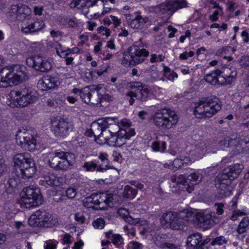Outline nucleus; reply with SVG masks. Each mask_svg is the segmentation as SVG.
I'll return each instance as SVG.
<instances>
[{
    "label": "nucleus",
    "instance_id": "f257e3e1",
    "mask_svg": "<svg viewBox=\"0 0 249 249\" xmlns=\"http://www.w3.org/2000/svg\"><path fill=\"white\" fill-rule=\"evenodd\" d=\"M195 107L194 114L198 118H210L221 108L220 100L216 97H207L200 100Z\"/></svg>",
    "mask_w": 249,
    "mask_h": 249
},
{
    "label": "nucleus",
    "instance_id": "f03ea898",
    "mask_svg": "<svg viewBox=\"0 0 249 249\" xmlns=\"http://www.w3.org/2000/svg\"><path fill=\"white\" fill-rule=\"evenodd\" d=\"M153 123L157 127L170 129L178 122V117L175 111L163 108L158 110L152 117Z\"/></svg>",
    "mask_w": 249,
    "mask_h": 249
},
{
    "label": "nucleus",
    "instance_id": "7ed1b4c3",
    "mask_svg": "<svg viewBox=\"0 0 249 249\" xmlns=\"http://www.w3.org/2000/svg\"><path fill=\"white\" fill-rule=\"evenodd\" d=\"M188 210H184L178 213L173 212L164 213L161 217V222L164 223L170 228L175 230H182L189 223Z\"/></svg>",
    "mask_w": 249,
    "mask_h": 249
},
{
    "label": "nucleus",
    "instance_id": "20e7f679",
    "mask_svg": "<svg viewBox=\"0 0 249 249\" xmlns=\"http://www.w3.org/2000/svg\"><path fill=\"white\" fill-rule=\"evenodd\" d=\"M26 76L25 72L20 70H10L2 68L0 71V88L18 85L25 79Z\"/></svg>",
    "mask_w": 249,
    "mask_h": 249
},
{
    "label": "nucleus",
    "instance_id": "39448f33",
    "mask_svg": "<svg viewBox=\"0 0 249 249\" xmlns=\"http://www.w3.org/2000/svg\"><path fill=\"white\" fill-rule=\"evenodd\" d=\"M22 207L31 208L42 204L43 199L40 190L37 188L27 187L20 194Z\"/></svg>",
    "mask_w": 249,
    "mask_h": 249
},
{
    "label": "nucleus",
    "instance_id": "423d86ee",
    "mask_svg": "<svg viewBox=\"0 0 249 249\" xmlns=\"http://www.w3.org/2000/svg\"><path fill=\"white\" fill-rule=\"evenodd\" d=\"M141 47L137 45L129 47L128 51L123 53L122 64L124 66L136 65L143 62L144 59L141 57L147 56L149 52Z\"/></svg>",
    "mask_w": 249,
    "mask_h": 249
},
{
    "label": "nucleus",
    "instance_id": "0eeeda50",
    "mask_svg": "<svg viewBox=\"0 0 249 249\" xmlns=\"http://www.w3.org/2000/svg\"><path fill=\"white\" fill-rule=\"evenodd\" d=\"M185 0H167L154 7V10L161 15H172L179 9L186 7Z\"/></svg>",
    "mask_w": 249,
    "mask_h": 249
},
{
    "label": "nucleus",
    "instance_id": "6e6552de",
    "mask_svg": "<svg viewBox=\"0 0 249 249\" xmlns=\"http://www.w3.org/2000/svg\"><path fill=\"white\" fill-rule=\"evenodd\" d=\"M16 140L17 143L25 150L34 151L36 149V140L29 131H18Z\"/></svg>",
    "mask_w": 249,
    "mask_h": 249
},
{
    "label": "nucleus",
    "instance_id": "1a4fd4ad",
    "mask_svg": "<svg viewBox=\"0 0 249 249\" xmlns=\"http://www.w3.org/2000/svg\"><path fill=\"white\" fill-rule=\"evenodd\" d=\"M51 217V214L46 211L38 210L30 217L28 224L35 227L49 228L52 226L50 221Z\"/></svg>",
    "mask_w": 249,
    "mask_h": 249
},
{
    "label": "nucleus",
    "instance_id": "9d476101",
    "mask_svg": "<svg viewBox=\"0 0 249 249\" xmlns=\"http://www.w3.org/2000/svg\"><path fill=\"white\" fill-rule=\"evenodd\" d=\"M11 97L16 100L19 106L26 107L35 102L36 97L34 93L27 89H24L20 91H12L11 92Z\"/></svg>",
    "mask_w": 249,
    "mask_h": 249
},
{
    "label": "nucleus",
    "instance_id": "9b49d317",
    "mask_svg": "<svg viewBox=\"0 0 249 249\" xmlns=\"http://www.w3.org/2000/svg\"><path fill=\"white\" fill-rule=\"evenodd\" d=\"M71 129V124L64 118L55 119L52 122L51 130L56 137H66Z\"/></svg>",
    "mask_w": 249,
    "mask_h": 249
},
{
    "label": "nucleus",
    "instance_id": "f8f14e48",
    "mask_svg": "<svg viewBox=\"0 0 249 249\" xmlns=\"http://www.w3.org/2000/svg\"><path fill=\"white\" fill-rule=\"evenodd\" d=\"M26 63L29 67L43 72L48 71L52 67L50 61L40 55H35L27 58Z\"/></svg>",
    "mask_w": 249,
    "mask_h": 249
},
{
    "label": "nucleus",
    "instance_id": "ddd939ff",
    "mask_svg": "<svg viewBox=\"0 0 249 249\" xmlns=\"http://www.w3.org/2000/svg\"><path fill=\"white\" fill-rule=\"evenodd\" d=\"M188 213L191 215L189 219V223L196 224L205 228H209L213 224L212 215L209 213H195L192 211H188Z\"/></svg>",
    "mask_w": 249,
    "mask_h": 249
},
{
    "label": "nucleus",
    "instance_id": "4468645a",
    "mask_svg": "<svg viewBox=\"0 0 249 249\" xmlns=\"http://www.w3.org/2000/svg\"><path fill=\"white\" fill-rule=\"evenodd\" d=\"M125 18L128 25L133 29H142L148 28L151 24V21L147 18H143L140 15L133 16L126 14Z\"/></svg>",
    "mask_w": 249,
    "mask_h": 249
},
{
    "label": "nucleus",
    "instance_id": "2eb2a0df",
    "mask_svg": "<svg viewBox=\"0 0 249 249\" xmlns=\"http://www.w3.org/2000/svg\"><path fill=\"white\" fill-rule=\"evenodd\" d=\"M215 182L218 193L221 197L227 196L231 195L229 185L231 182L229 179H227L218 174L215 178Z\"/></svg>",
    "mask_w": 249,
    "mask_h": 249
},
{
    "label": "nucleus",
    "instance_id": "dca6fc26",
    "mask_svg": "<svg viewBox=\"0 0 249 249\" xmlns=\"http://www.w3.org/2000/svg\"><path fill=\"white\" fill-rule=\"evenodd\" d=\"M243 168V164L236 163L225 168L223 172L219 175L227 179H229L231 182V180L238 177Z\"/></svg>",
    "mask_w": 249,
    "mask_h": 249
},
{
    "label": "nucleus",
    "instance_id": "f3484780",
    "mask_svg": "<svg viewBox=\"0 0 249 249\" xmlns=\"http://www.w3.org/2000/svg\"><path fill=\"white\" fill-rule=\"evenodd\" d=\"M124 126H127V129H122L118 131L117 141L116 146L120 147L126 143V141L129 140L131 136H134L135 132L134 129L128 128L129 124L123 122Z\"/></svg>",
    "mask_w": 249,
    "mask_h": 249
},
{
    "label": "nucleus",
    "instance_id": "a211bd4d",
    "mask_svg": "<svg viewBox=\"0 0 249 249\" xmlns=\"http://www.w3.org/2000/svg\"><path fill=\"white\" fill-rule=\"evenodd\" d=\"M59 82L57 78L46 75L40 79L37 83L38 87L42 90H47L57 87Z\"/></svg>",
    "mask_w": 249,
    "mask_h": 249
},
{
    "label": "nucleus",
    "instance_id": "6ab92c4d",
    "mask_svg": "<svg viewBox=\"0 0 249 249\" xmlns=\"http://www.w3.org/2000/svg\"><path fill=\"white\" fill-rule=\"evenodd\" d=\"M10 10L11 14L16 16L17 20L20 21L24 20L29 12L28 7L21 3L12 5Z\"/></svg>",
    "mask_w": 249,
    "mask_h": 249
},
{
    "label": "nucleus",
    "instance_id": "aec40b11",
    "mask_svg": "<svg viewBox=\"0 0 249 249\" xmlns=\"http://www.w3.org/2000/svg\"><path fill=\"white\" fill-rule=\"evenodd\" d=\"M15 166L18 167L19 170L30 164H32L34 160L27 153L16 154L14 158Z\"/></svg>",
    "mask_w": 249,
    "mask_h": 249
},
{
    "label": "nucleus",
    "instance_id": "412c9836",
    "mask_svg": "<svg viewBox=\"0 0 249 249\" xmlns=\"http://www.w3.org/2000/svg\"><path fill=\"white\" fill-rule=\"evenodd\" d=\"M44 27L45 24L42 21L28 22L23 23L21 30L25 34H31L40 31Z\"/></svg>",
    "mask_w": 249,
    "mask_h": 249
},
{
    "label": "nucleus",
    "instance_id": "4be33fe9",
    "mask_svg": "<svg viewBox=\"0 0 249 249\" xmlns=\"http://www.w3.org/2000/svg\"><path fill=\"white\" fill-rule=\"evenodd\" d=\"M69 156L70 153L68 152H59L58 163L55 168L56 170H66L73 165L72 161L69 160Z\"/></svg>",
    "mask_w": 249,
    "mask_h": 249
},
{
    "label": "nucleus",
    "instance_id": "5701e85b",
    "mask_svg": "<svg viewBox=\"0 0 249 249\" xmlns=\"http://www.w3.org/2000/svg\"><path fill=\"white\" fill-rule=\"evenodd\" d=\"M190 161V159L188 157L180 156L175 159L170 165L167 163L165 164L164 167L170 168L173 170H177L183 166L184 164H187Z\"/></svg>",
    "mask_w": 249,
    "mask_h": 249
},
{
    "label": "nucleus",
    "instance_id": "b1692460",
    "mask_svg": "<svg viewBox=\"0 0 249 249\" xmlns=\"http://www.w3.org/2000/svg\"><path fill=\"white\" fill-rule=\"evenodd\" d=\"M40 184L45 187L58 186L59 181L58 178L53 173H48L44 175L40 180Z\"/></svg>",
    "mask_w": 249,
    "mask_h": 249
},
{
    "label": "nucleus",
    "instance_id": "393cba45",
    "mask_svg": "<svg viewBox=\"0 0 249 249\" xmlns=\"http://www.w3.org/2000/svg\"><path fill=\"white\" fill-rule=\"evenodd\" d=\"M103 121L98 119L97 121L93 122L90 125L91 133L93 135L96 142H98V138H100L105 126L103 124Z\"/></svg>",
    "mask_w": 249,
    "mask_h": 249
},
{
    "label": "nucleus",
    "instance_id": "a878e982",
    "mask_svg": "<svg viewBox=\"0 0 249 249\" xmlns=\"http://www.w3.org/2000/svg\"><path fill=\"white\" fill-rule=\"evenodd\" d=\"M224 74L222 75L225 81L222 82L221 85H231L237 78V72L236 70H231V69L226 68L224 71Z\"/></svg>",
    "mask_w": 249,
    "mask_h": 249
},
{
    "label": "nucleus",
    "instance_id": "bb28decb",
    "mask_svg": "<svg viewBox=\"0 0 249 249\" xmlns=\"http://www.w3.org/2000/svg\"><path fill=\"white\" fill-rule=\"evenodd\" d=\"M19 170L20 173L19 174L18 176L24 179H28L32 177L36 172L34 162L32 164H30Z\"/></svg>",
    "mask_w": 249,
    "mask_h": 249
},
{
    "label": "nucleus",
    "instance_id": "cd10ccee",
    "mask_svg": "<svg viewBox=\"0 0 249 249\" xmlns=\"http://www.w3.org/2000/svg\"><path fill=\"white\" fill-rule=\"evenodd\" d=\"M221 73V71L218 69L214 70L211 73L207 74L204 76V79L207 82L213 85L221 84L219 77Z\"/></svg>",
    "mask_w": 249,
    "mask_h": 249
},
{
    "label": "nucleus",
    "instance_id": "c85d7f7f",
    "mask_svg": "<svg viewBox=\"0 0 249 249\" xmlns=\"http://www.w3.org/2000/svg\"><path fill=\"white\" fill-rule=\"evenodd\" d=\"M201 241V234L196 232L188 236L186 244L188 248H192V249H195L200 245Z\"/></svg>",
    "mask_w": 249,
    "mask_h": 249
},
{
    "label": "nucleus",
    "instance_id": "c756f323",
    "mask_svg": "<svg viewBox=\"0 0 249 249\" xmlns=\"http://www.w3.org/2000/svg\"><path fill=\"white\" fill-rule=\"evenodd\" d=\"M203 176L202 174L199 173L198 171H196L190 174L188 176V180L190 181V190L187 189V191L189 193H191L193 190L192 187L193 186L194 184H197L200 182Z\"/></svg>",
    "mask_w": 249,
    "mask_h": 249
},
{
    "label": "nucleus",
    "instance_id": "7c9ffc66",
    "mask_svg": "<svg viewBox=\"0 0 249 249\" xmlns=\"http://www.w3.org/2000/svg\"><path fill=\"white\" fill-rule=\"evenodd\" d=\"M249 224V219L247 217H244L240 222L237 229V231L239 234L241 235V238L242 239L246 236L247 232V228Z\"/></svg>",
    "mask_w": 249,
    "mask_h": 249
},
{
    "label": "nucleus",
    "instance_id": "2f4dec72",
    "mask_svg": "<svg viewBox=\"0 0 249 249\" xmlns=\"http://www.w3.org/2000/svg\"><path fill=\"white\" fill-rule=\"evenodd\" d=\"M96 194H93L89 196L86 197L83 200L84 207L87 208H94V205H98Z\"/></svg>",
    "mask_w": 249,
    "mask_h": 249
},
{
    "label": "nucleus",
    "instance_id": "473e14b6",
    "mask_svg": "<svg viewBox=\"0 0 249 249\" xmlns=\"http://www.w3.org/2000/svg\"><path fill=\"white\" fill-rule=\"evenodd\" d=\"M171 180L174 183L182 184L185 186L187 185L188 187V188H187V190H190V181L188 180V177H186L182 175H179L178 176L173 175L171 177Z\"/></svg>",
    "mask_w": 249,
    "mask_h": 249
},
{
    "label": "nucleus",
    "instance_id": "72a5a7b5",
    "mask_svg": "<svg viewBox=\"0 0 249 249\" xmlns=\"http://www.w3.org/2000/svg\"><path fill=\"white\" fill-rule=\"evenodd\" d=\"M150 94V89H148L147 86H145L143 88H141L137 93V99L142 102H145L148 100Z\"/></svg>",
    "mask_w": 249,
    "mask_h": 249
},
{
    "label": "nucleus",
    "instance_id": "f704fd0d",
    "mask_svg": "<svg viewBox=\"0 0 249 249\" xmlns=\"http://www.w3.org/2000/svg\"><path fill=\"white\" fill-rule=\"evenodd\" d=\"M92 90L89 87L87 86L81 89L80 96L82 100L85 103L89 102L90 98L92 97Z\"/></svg>",
    "mask_w": 249,
    "mask_h": 249
},
{
    "label": "nucleus",
    "instance_id": "c9c22d12",
    "mask_svg": "<svg viewBox=\"0 0 249 249\" xmlns=\"http://www.w3.org/2000/svg\"><path fill=\"white\" fill-rule=\"evenodd\" d=\"M107 155L106 153H101L99 155V158L105 164V167L103 165L99 166L97 169V172H104L107 171L108 169L111 168V167L108 165L109 160L107 159Z\"/></svg>",
    "mask_w": 249,
    "mask_h": 249
},
{
    "label": "nucleus",
    "instance_id": "e433bc0d",
    "mask_svg": "<svg viewBox=\"0 0 249 249\" xmlns=\"http://www.w3.org/2000/svg\"><path fill=\"white\" fill-rule=\"evenodd\" d=\"M151 147L154 151L164 152L166 148V142L164 141H154L152 143Z\"/></svg>",
    "mask_w": 249,
    "mask_h": 249
},
{
    "label": "nucleus",
    "instance_id": "4c0bfd02",
    "mask_svg": "<svg viewBox=\"0 0 249 249\" xmlns=\"http://www.w3.org/2000/svg\"><path fill=\"white\" fill-rule=\"evenodd\" d=\"M137 194V191L135 189L133 188L129 185H126L124 187L123 192L124 196L127 198L133 199Z\"/></svg>",
    "mask_w": 249,
    "mask_h": 249
},
{
    "label": "nucleus",
    "instance_id": "58836bf2",
    "mask_svg": "<svg viewBox=\"0 0 249 249\" xmlns=\"http://www.w3.org/2000/svg\"><path fill=\"white\" fill-rule=\"evenodd\" d=\"M97 0H86V1L82 3V12L84 15L87 16L89 13V8L94 5Z\"/></svg>",
    "mask_w": 249,
    "mask_h": 249
},
{
    "label": "nucleus",
    "instance_id": "ea45409f",
    "mask_svg": "<svg viewBox=\"0 0 249 249\" xmlns=\"http://www.w3.org/2000/svg\"><path fill=\"white\" fill-rule=\"evenodd\" d=\"M247 149L244 145L239 141H236V143L234 145L232 152L234 155H237L243 152L247 151Z\"/></svg>",
    "mask_w": 249,
    "mask_h": 249
},
{
    "label": "nucleus",
    "instance_id": "a19ab883",
    "mask_svg": "<svg viewBox=\"0 0 249 249\" xmlns=\"http://www.w3.org/2000/svg\"><path fill=\"white\" fill-rule=\"evenodd\" d=\"M228 240L224 236L221 235L214 238L211 243L212 246H224L228 243Z\"/></svg>",
    "mask_w": 249,
    "mask_h": 249
},
{
    "label": "nucleus",
    "instance_id": "79ce46f5",
    "mask_svg": "<svg viewBox=\"0 0 249 249\" xmlns=\"http://www.w3.org/2000/svg\"><path fill=\"white\" fill-rule=\"evenodd\" d=\"M92 97L90 98L89 102H87V104L98 106L101 105L102 102V95H97L94 91H92Z\"/></svg>",
    "mask_w": 249,
    "mask_h": 249
},
{
    "label": "nucleus",
    "instance_id": "37998d69",
    "mask_svg": "<svg viewBox=\"0 0 249 249\" xmlns=\"http://www.w3.org/2000/svg\"><path fill=\"white\" fill-rule=\"evenodd\" d=\"M59 157V152L55 153L50 157L49 163L52 168L55 169L56 166L58 165Z\"/></svg>",
    "mask_w": 249,
    "mask_h": 249
},
{
    "label": "nucleus",
    "instance_id": "c03bdc74",
    "mask_svg": "<svg viewBox=\"0 0 249 249\" xmlns=\"http://www.w3.org/2000/svg\"><path fill=\"white\" fill-rule=\"evenodd\" d=\"M96 196H98L97 198L98 199L97 204L99 206L100 208H104L105 206L103 204H105L106 205V201H107V194L105 193L96 194Z\"/></svg>",
    "mask_w": 249,
    "mask_h": 249
},
{
    "label": "nucleus",
    "instance_id": "a18cd8bd",
    "mask_svg": "<svg viewBox=\"0 0 249 249\" xmlns=\"http://www.w3.org/2000/svg\"><path fill=\"white\" fill-rule=\"evenodd\" d=\"M98 167L97 164L92 161L85 162L83 165V167L88 172H93L97 170Z\"/></svg>",
    "mask_w": 249,
    "mask_h": 249
},
{
    "label": "nucleus",
    "instance_id": "49530a36",
    "mask_svg": "<svg viewBox=\"0 0 249 249\" xmlns=\"http://www.w3.org/2000/svg\"><path fill=\"white\" fill-rule=\"evenodd\" d=\"M110 131L111 130L108 129L107 128H104L100 137L98 138V139H104L105 141L103 142L106 143L110 138L109 137L115 133Z\"/></svg>",
    "mask_w": 249,
    "mask_h": 249
},
{
    "label": "nucleus",
    "instance_id": "de8ad7c7",
    "mask_svg": "<svg viewBox=\"0 0 249 249\" xmlns=\"http://www.w3.org/2000/svg\"><path fill=\"white\" fill-rule=\"evenodd\" d=\"M103 121V124H104V126L105 128H109L111 127V125H113L114 124H116L117 121H116V119L115 118H105L103 119H100Z\"/></svg>",
    "mask_w": 249,
    "mask_h": 249
},
{
    "label": "nucleus",
    "instance_id": "09e8293b",
    "mask_svg": "<svg viewBox=\"0 0 249 249\" xmlns=\"http://www.w3.org/2000/svg\"><path fill=\"white\" fill-rule=\"evenodd\" d=\"M240 65L245 69L249 68V55H243L238 60Z\"/></svg>",
    "mask_w": 249,
    "mask_h": 249
},
{
    "label": "nucleus",
    "instance_id": "8fccbe9b",
    "mask_svg": "<svg viewBox=\"0 0 249 249\" xmlns=\"http://www.w3.org/2000/svg\"><path fill=\"white\" fill-rule=\"evenodd\" d=\"M154 243L157 246L162 249H165V246L167 243L164 239L160 235H157L156 237Z\"/></svg>",
    "mask_w": 249,
    "mask_h": 249
},
{
    "label": "nucleus",
    "instance_id": "3c124183",
    "mask_svg": "<svg viewBox=\"0 0 249 249\" xmlns=\"http://www.w3.org/2000/svg\"><path fill=\"white\" fill-rule=\"evenodd\" d=\"M92 225L96 229H102L105 226V221L103 218H97L93 222Z\"/></svg>",
    "mask_w": 249,
    "mask_h": 249
},
{
    "label": "nucleus",
    "instance_id": "603ef678",
    "mask_svg": "<svg viewBox=\"0 0 249 249\" xmlns=\"http://www.w3.org/2000/svg\"><path fill=\"white\" fill-rule=\"evenodd\" d=\"M196 148L198 152L204 154L207 150L206 142L204 141L198 142L196 144Z\"/></svg>",
    "mask_w": 249,
    "mask_h": 249
},
{
    "label": "nucleus",
    "instance_id": "864d4df0",
    "mask_svg": "<svg viewBox=\"0 0 249 249\" xmlns=\"http://www.w3.org/2000/svg\"><path fill=\"white\" fill-rule=\"evenodd\" d=\"M45 249H55L58 242L54 240H49L45 242Z\"/></svg>",
    "mask_w": 249,
    "mask_h": 249
},
{
    "label": "nucleus",
    "instance_id": "5fc2aeb1",
    "mask_svg": "<svg viewBox=\"0 0 249 249\" xmlns=\"http://www.w3.org/2000/svg\"><path fill=\"white\" fill-rule=\"evenodd\" d=\"M112 242L117 247H119L123 243V239L119 234L113 235Z\"/></svg>",
    "mask_w": 249,
    "mask_h": 249
},
{
    "label": "nucleus",
    "instance_id": "6e6d98bb",
    "mask_svg": "<svg viewBox=\"0 0 249 249\" xmlns=\"http://www.w3.org/2000/svg\"><path fill=\"white\" fill-rule=\"evenodd\" d=\"M64 22L65 23L67 24L70 27H74L77 24L75 18H71L70 17H66L64 18Z\"/></svg>",
    "mask_w": 249,
    "mask_h": 249
},
{
    "label": "nucleus",
    "instance_id": "4d7b16f0",
    "mask_svg": "<svg viewBox=\"0 0 249 249\" xmlns=\"http://www.w3.org/2000/svg\"><path fill=\"white\" fill-rule=\"evenodd\" d=\"M97 32L98 33L102 34V35L106 36L107 37L110 35V29L103 26L99 27L97 29Z\"/></svg>",
    "mask_w": 249,
    "mask_h": 249
},
{
    "label": "nucleus",
    "instance_id": "13d9d810",
    "mask_svg": "<svg viewBox=\"0 0 249 249\" xmlns=\"http://www.w3.org/2000/svg\"><path fill=\"white\" fill-rule=\"evenodd\" d=\"M109 138H110L108 139V140H107L106 143L110 146H116V142L117 141L118 134H112Z\"/></svg>",
    "mask_w": 249,
    "mask_h": 249
},
{
    "label": "nucleus",
    "instance_id": "bf43d9fd",
    "mask_svg": "<svg viewBox=\"0 0 249 249\" xmlns=\"http://www.w3.org/2000/svg\"><path fill=\"white\" fill-rule=\"evenodd\" d=\"M67 196L70 199H73L76 195V191L73 188H69L66 191Z\"/></svg>",
    "mask_w": 249,
    "mask_h": 249
},
{
    "label": "nucleus",
    "instance_id": "052dcab7",
    "mask_svg": "<svg viewBox=\"0 0 249 249\" xmlns=\"http://www.w3.org/2000/svg\"><path fill=\"white\" fill-rule=\"evenodd\" d=\"M126 96L130 98L129 102L131 105H133L134 103L135 99L134 97H136L137 99V93L132 91L127 92L126 93Z\"/></svg>",
    "mask_w": 249,
    "mask_h": 249
},
{
    "label": "nucleus",
    "instance_id": "680f3d73",
    "mask_svg": "<svg viewBox=\"0 0 249 249\" xmlns=\"http://www.w3.org/2000/svg\"><path fill=\"white\" fill-rule=\"evenodd\" d=\"M146 85L145 84H143L141 82H134L131 84L130 87L132 89H137L138 91H139L140 90H141V88H143Z\"/></svg>",
    "mask_w": 249,
    "mask_h": 249
},
{
    "label": "nucleus",
    "instance_id": "e2e57ef3",
    "mask_svg": "<svg viewBox=\"0 0 249 249\" xmlns=\"http://www.w3.org/2000/svg\"><path fill=\"white\" fill-rule=\"evenodd\" d=\"M194 55V52L190 51L189 53L185 52L181 53L179 55V58L182 60H186L189 57H192Z\"/></svg>",
    "mask_w": 249,
    "mask_h": 249
},
{
    "label": "nucleus",
    "instance_id": "0e129e2a",
    "mask_svg": "<svg viewBox=\"0 0 249 249\" xmlns=\"http://www.w3.org/2000/svg\"><path fill=\"white\" fill-rule=\"evenodd\" d=\"M92 91H94L97 95H102V92L105 91V88H103V85H99L97 86L95 88L92 89Z\"/></svg>",
    "mask_w": 249,
    "mask_h": 249
},
{
    "label": "nucleus",
    "instance_id": "69168bd1",
    "mask_svg": "<svg viewBox=\"0 0 249 249\" xmlns=\"http://www.w3.org/2000/svg\"><path fill=\"white\" fill-rule=\"evenodd\" d=\"M75 219L77 222L82 224L84 222L85 217L84 215L81 213H77L75 214Z\"/></svg>",
    "mask_w": 249,
    "mask_h": 249
},
{
    "label": "nucleus",
    "instance_id": "338daca9",
    "mask_svg": "<svg viewBox=\"0 0 249 249\" xmlns=\"http://www.w3.org/2000/svg\"><path fill=\"white\" fill-rule=\"evenodd\" d=\"M71 236L70 235V234L66 233L64 234L62 243L63 244H70L72 243V241L71 240Z\"/></svg>",
    "mask_w": 249,
    "mask_h": 249
},
{
    "label": "nucleus",
    "instance_id": "774afa93",
    "mask_svg": "<svg viewBox=\"0 0 249 249\" xmlns=\"http://www.w3.org/2000/svg\"><path fill=\"white\" fill-rule=\"evenodd\" d=\"M132 249H142V244L137 241H132L130 243Z\"/></svg>",
    "mask_w": 249,
    "mask_h": 249
}]
</instances>
